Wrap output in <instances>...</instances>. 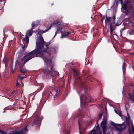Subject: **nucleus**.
I'll use <instances>...</instances> for the list:
<instances>
[{"mask_svg":"<svg viewBox=\"0 0 134 134\" xmlns=\"http://www.w3.org/2000/svg\"><path fill=\"white\" fill-rule=\"evenodd\" d=\"M110 33L111 34H112V33L113 29H112V27L111 24V25H110Z\"/></svg>","mask_w":134,"mask_h":134,"instance_id":"obj_23","label":"nucleus"},{"mask_svg":"<svg viewBox=\"0 0 134 134\" xmlns=\"http://www.w3.org/2000/svg\"><path fill=\"white\" fill-rule=\"evenodd\" d=\"M17 82H18V81H17ZM19 85V83L18 82H17V83L16 84V85L18 86Z\"/></svg>","mask_w":134,"mask_h":134,"instance_id":"obj_31","label":"nucleus"},{"mask_svg":"<svg viewBox=\"0 0 134 134\" xmlns=\"http://www.w3.org/2000/svg\"><path fill=\"white\" fill-rule=\"evenodd\" d=\"M113 19L114 20L115 19V16H114L113 17Z\"/></svg>","mask_w":134,"mask_h":134,"instance_id":"obj_33","label":"nucleus"},{"mask_svg":"<svg viewBox=\"0 0 134 134\" xmlns=\"http://www.w3.org/2000/svg\"><path fill=\"white\" fill-rule=\"evenodd\" d=\"M84 97V95H82L80 97L81 105H82V104H83V102L82 101V99L83 97Z\"/></svg>","mask_w":134,"mask_h":134,"instance_id":"obj_17","label":"nucleus"},{"mask_svg":"<svg viewBox=\"0 0 134 134\" xmlns=\"http://www.w3.org/2000/svg\"><path fill=\"white\" fill-rule=\"evenodd\" d=\"M12 72H14V70H13V69H12Z\"/></svg>","mask_w":134,"mask_h":134,"instance_id":"obj_32","label":"nucleus"},{"mask_svg":"<svg viewBox=\"0 0 134 134\" xmlns=\"http://www.w3.org/2000/svg\"><path fill=\"white\" fill-rule=\"evenodd\" d=\"M32 27L31 29L30 30L28 31L26 33V35L27 36H31L33 32L32 30L34 29V26H35V25L34 23H33L32 24Z\"/></svg>","mask_w":134,"mask_h":134,"instance_id":"obj_10","label":"nucleus"},{"mask_svg":"<svg viewBox=\"0 0 134 134\" xmlns=\"http://www.w3.org/2000/svg\"><path fill=\"white\" fill-rule=\"evenodd\" d=\"M73 71L75 73V75L76 76L77 75L78 72L76 70H75L74 69H73Z\"/></svg>","mask_w":134,"mask_h":134,"instance_id":"obj_18","label":"nucleus"},{"mask_svg":"<svg viewBox=\"0 0 134 134\" xmlns=\"http://www.w3.org/2000/svg\"><path fill=\"white\" fill-rule=\"evenodd\" d=\"M113 125L115 127L116 129L118 130H121L123 128V127H122L123 126V124H114Z\"/></svg>","mask_w":134,"mask_h":134,"instance_id":"obj_11","label":"nucleus"},{"mask_svg":"<svg viewBox=\"0 0 134 134\" xmlns=\"http://www.w3.org/2000/svg\"><path fill=\"white\" fill-rule=\"evenodd\" d=\"M103 18L102 19H101V21H103Z\"/></svg>","mask_w":134,"mask_h":134,"instance_id":"obj_35","label":"nucleus"},{"mask_svg":"<svg viewBox=\"0 0 134 134\" xmlns=\"http://www.w3.org/2000/svg\"><path fill=\"white\" fill-rule=\"evenodd\" d=\"M54 72L55 74V75H58L59 74V73L57 72L56 71H54Z\"/></svg>","mask_w":134,"mask_h":134,"instance_id":"obj_26","label":"nucleus"},{"mask_svg":"<svg viewBox=\"0 0 134 134\" xmlns=\"http://www.w3.org/2000/svg\"><path fill=\"white\" fill-rule=\"evenodd\" d=\"M0 133L1 134H6V132H3L2 130H0Z\"/></svg>","mask_w":134,"mask_h":134,"instance_id":"obj_21","label":"nucleus"},{"mask_svg":"<svg viewBox=\"0 0 134 134\" xmlns=\"http://www.w3.org/2000/svg\"><path fill=\"white\" fill-rule=\"evenodd\" d=\"M102 114L101 113L99 115V118H100L102 116Z\"/></svg>","mask_w":134,"mask_h":134,"instance_id":"obj_30","label":"nucleus"},{"mask_svg":"<svg viewBox=\"0 0 134 134\" xmlns=\"http://www.w3.org/2000/svg\"><path fill=\"white\" fill-rule=\"evenodd\" d=\"M79 129L80 134H81V127L80 126V121H79Z\"/></svg>","mask_w":134,"mask_h":134,"instance_id":"obj_20","label":"nucleus"},{"mask_svg":"<svg viewBox=\"0 0 134 134\" xmlns=\"http://www.w3.org/2000/svg\"><path fill=\"white\" fill-rule=\"evenodd\" d=\"M7 60V58L5 57H4L3 59V63L5 64V66H6V62Z\"/></svg>","mask_w":134,"mask_h":134,"instance_id":"obj_15","label":"nucleus"},{"mask_svg":"<svg viewBox=\"0 0 134 134\" xmlns=\"http://www.w3.org/2000/svg\"><path fill=\"white\" fill-rule=\"evenodd\" d=\"M59 90H58V89H57L56 90V94L55 95V96H57V95L58 94H59Z\"/></svg>","mask_w":134,"mask_h":134,"instance_id":"obj_24","label":"nucleus"},{"mask_svg":"<svg viewBox=\"0 0 134 134\" xmlns=\"http://www.w3.org/2000/svg\"><path fill=\"white\" fill-rule=\"evenodd\" d=\"M24 40L27 43H28L29 41V38L26 35L24 39Z\"/></svg>","mask_w":134,"mask_h":134,"instance_id":"obj_14","label":"nucleus"},{"mask_svg":"<svg viewBox=\"0 0 134 134\" xmlns=\"http://www.w3.org/2000/svg\"><path fill=\"white\" fill-rule=\"evenodd\" d=\"M47 66L46 69H43V71L45 74H50V75L52 76H54L55 73L54 72L55 71H53L52 69L54 66V63L50 61V62L46 63Z\"/></svg>","mask_w":134,"mask_h":134,"instance_id":"obj_2","label":"nucleus"},{"mask_svg":"<svg viewBox=\"0 0 134 134\" xmlns=\"http://www.w3.org/2000/svg\"><path fill=\"white\" fill-rule=\"evenodd\" d=\"M126 3L124 4L122 6L123 8L125 10L129 9H132L134 7L133 0H125Z\"/></svg>","mask_w":134,"mask_h":134,"instance_id":"obj_5","label":"nucleus"},{"mask_svg":"<svg viewBox=\"0 0 134 134\" xmlns=\"http://www.w3.org/2000/svg\"><path fill=\"white\" fill-rule=\"evenodd\" d=\"M32 52V51L30 52V53H29L28 54H27L26 55L24 56L22 59V60H21V62H20V61H16L15 63V65L16 66H18L19 65L20 67V70L21 71V72L22 73H25L26 72V70L25 69H24L23 70H21V68L24 65L27 61H28L29 60H26V59H24V58L25 56H28Z\"/></svg>","mask_w":134,"mask_h":134,"instance_id":"obj_4","label":"nucleus"},{"mask_svg":"<svg viewBox=\"0 0 134 134\" xmlns=\"http://www.w3.org/2000/svg\"><path fill=\"white\" fill-rule=\"evenodd\" d=\"M115 112L116 113L118 114V115L120 116L121 117V112L120 111V109H118L117 110L115 109L114 110Z\"/></svg>","mask_w":134,"mask_h":134,"instance_id":"obj_13","label":"nucleus"},{"mask_svg":"<svg viewBox=\"0 0 134 134\" xmlns=\"http://www.w3.org/2000/svg\"><path fill=\"white\" fill-rule=\"evenodd\" d=\"M26 48V47L23 46L22 47L23 50H24Z\"/></svg>","mask_w":134,"mask_h":134,"instance_id":"obj_28","label":"nucleus"},{"mask_svg":"<svg viewBox=\"0 0 134 134\" xmlns=\"http://www.w3.org/2000/svg\"><path fill=\"white\" fill-rule=\"evenodd\" d=\"M129 117H130V116H128V118H129Z\"/></svg>","mask_w":134,"mask_h":134,"instance_id":"obj_39","label":"nucleus"},{"mask_svg":"<svg viewBox=\"0 0 134 134\" xmlns=\"http://www.w3.org/2000/svg\"><path fill=\"white\" fill-rule=\"evenodd\" d=\"M65 27H64L60 25V27L57 29L55 34L53 38L55 37L59 31H60L61 33V38H65L68 36L70 33L68 31H65Z\"/></svg>","mask_w":134,"mask_h":134,"instance_id":"obj_3","label":"nucleus"},{"mask_svg":"<svg viewBox=\"0 0 134 134\" xmlns=\"http://www.w3.org/2000/svg\"><path fill=\"white\" fill-rule=\"evenodd\" d=\"M43 119V118L42 117H39L38 115H37L35 117L33 123L34 125H37V127H39Z\"/></svg>","mask_w":134,"mask_h":134,"instance_id":"obj_6","label":"nucleus"},{"mask_svg":"<svg viewBox=\"0 0 134 134\" xmlns=\"http://www.w3.org/2000/svg\"><path fill=\"white\" fill-rule=\"evenodd\" d=\"M101 133L99 127L97 126L96 127L95 130H92L91 133V134H101Z\"/></svg>","mask_w":134,"mask_h":134,"instance_id":"obj_9","label":"nucleus"},{"mask_svg":"<svg viewBox=\"0 0 134 134\" xmlns=\"http://www.w3.org/2000/svg\"><path fill=\"white\" fill-rule=\"evenodd\" d=\"M124 66H125V63H124L123 65L122 66V68H123V70H124V69H125V68Z\"/></svg>","mask_w":134,"mask_h":134,"instance_id":"obj_29","label":"nucleus"},{"mask_svg":"<svg viewBox=\"0 0 134 134\" xmlns=\"http://www.w3.org/2000/svg\"><path fill=\"white\" fill-rule=\"evenodd\" d=\"M25 76H23V77H21L20 76H19L18 77V79H22L24 78Z\"/></svg>","mask_w":134,"mask_h":134,"instance_id":"obj_19","label":"nucleus"},{"mask_svg":"<svg viewBox=\"0 0 134 134\" xmlns=\"http://www.w3.org/2000/svg\"><path fill=\"white\" fill-rule=\"evenodd\" d=\"M88 99H89V100L90 99V98H88Z\"/></svg>","mask_w":134,"mask_h":134,"instance_id":"obj_38","label":"nucleus"},{"mask_svg":"<svg viewBox=\"0 0 134 134\" xmlns=\"http://www.w3.org/2000/svg\"><path fill=\"white\" fill-rule=\"evenodd\" d=\"M87 97H85V103H88V102L87 101Z\"/></svg>","mask_w":134,"mask_h":134,"instance_id":"obj_27","label":"nucleus"},{"mask_svg":"<svg viewBox=\"0 0 134 134\" xmlns=\"http://www.w3.org/2000/svg\"><path fill=\"white\" fill-rule=\"evenodd\" d=\"M111 18L110 17L108 18L107 17L106 18V20H105V22L106 24L107 23H108L111 20Z\"/></svg>","mask_w":134,"mask_h":134,"instance_id":"obj_16","label":"nucleus"},{"mask_svg":"<svg viewBox=\"0 0 134 134\" xmlns=\"http://www.w3.org/2000/svg\"><path fill=\"white\" fill-rule=\"evenodd\" d=\"M57 26L58 25H60L59 22H55L47 29L45 30H41L37 35V40L36 42L37 49L32 51V52L28 56H25L24 59H26V61L30 60L31 59L37 57H42L44 60L45 63L51 62V59L48 58L47 55H45V53H48L49 55L55 54L58 51V49L57 47H52L49 49L48 48L49 44L45 43L43 37L41 34L47 32L48 30L51 29L52 26Z\"/></svg>","mask_w":134,"mask_h":134,"instance_id":"obj_1","label":"nucleus"},{"mask_svg":"<svg viewBox=\"0 0 134 134\" xmlns=\"http://www.w3.org/2000/svg\"><path fill=\"white\" fill-rule=\"evenodd\" d=\"M27 115L26 114L24 116H23V118L24 119H25L27 117Z\"/></svg>","mask_w":134,"mask_h":134,"instance_id":"obj_25","label":"nucleus"},{"mask_svg":"<svg viewBox=\"0 0 134 134\" xmlns=\"http://www.w3.org/2000/svg\"><path fill=\"white\" fill-rule=\"evenodd\" d=\"M14 91H13V92H12V93H14Z\"/></svg>","mask_w":134,"mask_h":134,"instance_id":"obj_37","label":"nucleus"},{"mask_svg":"<svg viewBox=\"0 0 134 134\" xmlns=\"http://www.w3.org/2000/svg\"><path fill=\"white\" fill-rule=\"evenodd\" d=\"M129 134H134V126L132 122L129 124Z\"/></svg>","mask_w":134,"mask_h":134,"instance_id":"obj_8","label":"nucleus"},{"mask_svg":"<svg viewBox=\"0 0 134 134\" xmlns=\"http://www.w3.org/2000/svg\"><path fill=\"white\" fill-rule=\"evenodd\" d=\"M69 131H68L67 132V134H69Z\"/></svg>","mask_w":134,"mask_h":134,"instance_id":"obj_34","label":"nucleus"},{"mask_svg":"<svg viewBox=\"0 0 134 134\" xmlns=\"http://www.w3.org/2000/svg\"><path fill=\"white\" fill-rule=\"evenodd\" d=\"M52 88V87H49V89H51Z\"/></svg>","mask_w":134,"mask_h":134,"instance_id":"obj_36","label":"nucleus"},{"mask_svg":"<svg viewBox=\"0 0 134 134\" xmlns=\"http://www.w3.org/2000/svg\"><path fill=\"white\" fill-rule=\"evenodd\" d=\"M128 95L129 98L131 100L134 102V90L133 93H129Z\"/></svg>","mask_w":134,"mask_h":134,"instance_id":"obj_12","label":"nucleus"},{"mask_svg":"<svg viewBox=\"0 0 134 134\" xmlns=\"http://www.w3.org/2000/svg\"><path fill=\"white\" fill-rule=\"evenodd\" d=\"M28 132L27 126H26L24 129H22L20 132L17 131H14L9 133V134H24Z\"/></svg>","mask_w":134,"mask_h":134,"instance_id":"obj_7","label":"nucleus"},{"mask_svg":"<svg viewBox=\"0 0 134 134\" xmlns=\"http://www.w3.org/2000/svg\"><path fill=\"white\" fill-rule=\"evenodd\" d=\"M40 22V21L39 20H37L36 21L37 24H35V23L34 22L35 25V26H37L39 24Z\"/></svg>","mask_w":134,"mask_h":134,"instance_id":"obj_22","label":"nucleus"}]
</instances>
